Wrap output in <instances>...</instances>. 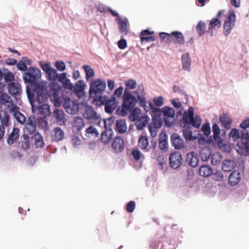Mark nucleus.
<instances>
[{
  "mask_svg": "<svg viewBox=\"0 0 249 249\" xmlns=\"http://www.w3.org/2000/svg\"><path fill=\"white\" fill-rule=\"evenodd\" d=\"M145 93L144 91L143 86H139L138 89L130 91L125 89L124 94V102L122 108L121 110L118 108L117 112L121 116H125L130 111V109L134 107L139 101V104L142 107L144 110L147 112L149 107L147 106V102L145 100Z\"/></svg>",
  "mask_w": 249,
  "mask_h": 249,
  "instance_id": "f257e3e1",
  "label": "nucleus"
},
{
  "mask_svg": "<svg viewBox=\"0 0 249 249\" xmlns=\"http://www.w3.org/2000/svg\"><path fill=\"white\" fill-rule=\"evenodd\" d=\"M42 70L46 73L47 78L50 81L49 87L51 88L50 94L53 99H54L55 105H58L60 100V94L62 96V86L58 82L62 84V73L58 74L56 70L51 68V63L47 62L40 63Z\"/></svg>",
  "mask_w": 249,
  "mask_h": 249,
  "instance_id": "f03ea898",
  "label": "nucleus"
},
{
  "mask_svg": "<svg viewBox=\"0 0 249 249\" xmlns=\"http://www.w3.org/2000/svg\"><path fill=\"white\" fill-rule=\"evenodd\" d=\"M201 123V119L198 115H194V109L190 107L188 110L183 112V117L180 121V125L184 128L182 131L183 136L186 141H192V132L186 129L189 125L196 128H199Z\"/></svg>",
  "mask_w": 249,
  "mask_h": 249,
  "instance_id": "7ed1b4c3",
  "label": "nucleus"
},
{
  "mask_svg": "<svg viewBox=\"0 0 249 249\" xmlns=\"http://www.w3.org/2000/svg\"><path fill=\"white\" fill-rule=\"evenodd\" d=\"M47 83L46 82L43 83L41 82L35 85L34 89H30L28 86L26 88V92L29 101L32 102L35 100V97H36V100L39 103H41L44 101V99L47 98V96H49L51 98V100L53 102L54 105L56 107H60L62 103V100L60 94V100L58 101V105H55V100L53 99L51 97L50 92L51 91V88L49 87V89H47Z\"/></svg>",
  "mask_w": 249,
  "mask_h": 249,
  "instance_id": "20e7f679",
  "label": "nucleus"
},
{
  "mask_svg": "<svg viewBox=\"0 0 249 249\" xmlns=\"http://www.w3.org/2000/svg\"><path fill=\"white\" fill-rule=\"evenodd\" d=\"M230 138L233 141L239 140L235 145L237 153L242 156L249 155V133L245 131H239L236 128H232L229 134Z\"/></svg>",
  "mask_w": 249,
  "mask_h": 249,
  "instance_id": "39448f33",
  "label": "nucleus"
},
{
  "mask_svg": "<svg viewBox=\"0 0 249 249\" xmlns=\"http://www.w3.org/2000/svg\"><path fill=\"white\" fill-rule=\"evenodd\" d=\"M106 83L105 81L97 79L90 84L89 89V96L102 102L101 94L106 88Z\"/></svg>",
  "mask_w": 249,
  "mask_h": 249,
  "instance_id": "423d86ee",
  "label": "nucleus"
},
{
  "mask_svg": "<svg viewBox=\"0 0 249 249\" xmlns=\"http://www.w3.org/2000/svg\"><path fill=\"white\" fill-rule=\"evenodd\" d=\"M84 107L83 116L84 118L97 125L100 126L103 121L101 115L95 111L91 106L84 104Z\"/></svg>",
  "mask_w": 249,
  "mask_h": 249,
  "instance_id": "0eeeda50",
  "label": "nucleus"
},
{
  "mask_svg": "<svg viewBox=\"0 0 249 249\" xmlns=\"http://www.w3.org/2000/svg\"><path fill=\"white\" fill-rule=\"evenodd\" d=\"M114 119L112 118L107 120H103V124L106 130L104 131L101 135V141L104 144L108 143L112 139L113 136V131L110 128V124L113 123Z\"/></svg>",
  "mask_w": 249,
  "mask_h": 249,
  "instance_id": "6e6552de",
  "label": "nucleus"
},
{
  "mask_svg": "<svg viewBox=\"0 0 249 249\" xmlns=\"http://www.w3.org/2000/svg\"><path fill=\"white\" fill-rule=\"evenodd\" d=\"M41 76V71L36 68H30L23 74V79L25 83H35Z\"/></svg>",
  "mask_w": 249,
  "mask_h": 249,
  "instance_id": "1a4fd4ad",
  "label": "nucleus"
},
{
  "mask_svg": "<svg viewBox=\"0 0 249 249\" xmlns=\"http://www.w3.org/2000/svg\"><path fill=\"white\" fill-rule=\"evenodd\" d=\"M235 12L232 10H230L223 25V34L225 36H228L231 33L235 25Z\"/></svg>",
  "mask_w": 249,
  "mask_h": 249,
  "instance_id": "9d476101",
  "label": "nucleus"
},
{
  "mask_svg": "<svg viewBox=\"0 0 249 249\" xmlns=\"http://www.w3.org/2000/svg\"><path fill=\"white\" fill-rule=\"evenodd\" d=\"M63 107L66 111L71 114H76L79 109V104L77 101L71 100L70 97L65 99L63 97Z\"/></svg>",
  "mask_w": 249,
  "mask_h": 249,
  "instance_id": "9b49d317",
  "label": "nucleus"
},
{
  "mask_svg": "<svg viewBox=\"0 0 249 249\" xmlns=\"http://www.w3.org/2000/svg\"><path fill=\"white\" fill-rule=\"evenodd\" d=\"M162 121L160 116L154 115L152 117V122L149 125L148 128L150 135L155 137L157 135L158 129L161 127Z\"/></svg>",
  "mask_w": 249,
  "mask_h": 249,
  "instance_id": "f8f14e48",
  "label": "nucleus"
},
{
  "mask_svg": "<svg viewBox=\"0 0 249 249\" xmlns=\"http://www.w3.org/2000/svg\"><path fill=\"white\" fill-rule=\"evenodd\" d=\"M182 155L179 151L174 152L170 155V165L173 169H176L179 167L182 163Z\"/></svg>",
  "mask_w": 249,
  "mask_h": 249,
  "instance_id": "ddd939ff",
  "label": "nucleus"
},
{
  "mask_svg": "<svg viewBox=\"0 0 249 249\" xmlns=\"http://www.w3.org/2000/svg\"><path fill=\"white\" fill-rule=\"evenodd\" d=\"M86 84L82 80H78L73 86L71 93L74 94L78 98H81L85 96L84 91Z\"/></svg>",
  "mask_w": 249,
  "mask_h": 249,
  "instance_id": "4468645a",
  "label": "nucleus"
},
{
  "mask_svg": "<svg viewBox=\"0 0 249 249\" xmlns=\"http://www.w3.org/2000/svg\"><path fill=\"white\" fill-rule=\"evenodd\" d=\"M12 122L9 114L5 110L0 111V126L8 128L11 125Z\"/></svg>",
  "mask_w": 249,
  "mask_h": 249,
  "instance_id": "2eb2a0df",
  "label": "nucleus"
},
{
  "mask_svg": "<svg viewBox=\"0 0 249 249\" xmlns=\"http://www.w3.org/2000/svg\"><path fill=\"white\" fill-rule=\"evenodd\" d=\"M162 112L164 117L165 125L168 127H170L172 125V123L169 122L167 118H173L175 116V112L174 109L170 107L165 106L162 108Z\"/></svg>",
  "mask_w": 249,
  "mask_h": 249,
  "instance_id": "dca6fc26",
  "label": "nucleus"
},
{
  "mask_svg": "<svg viewBox=\"0 0 249 249\" xmlns=\"http://www.w3.org/2000/svg\"><path fill=\"white\" fill-rule=\"evenodd\" d=\"M7 89L10 94L12 96L19 95L22 92V88L18 82H10L7 85Z\"/></svg>",
  "mask_w": 249,
  "mask_h": 249,
  "instance_id": "f3484780",
  "label": "nucleus"
},
{
  "mask_svg": "<svg viewBox=\"0 0 249 249\" xmlns=\"http://www.w3.org/2000/svg\"><path fill=\"white\" fill-rule=\"evenodd\" d=\"M37 121L35 116H30L26 125V130L30 134L36 130Z\"/></svg>",
  "mask_w": 249,
  "mask_h": 249,
  "instance_id": "a211bd4d",
  "label": "nucleus"
},
{
  "mask_svg": "<svg viewBox=\"0 0 249 249\" xmlns=\"http://www.w3.org/2000/svg\"><path fill=\"white\" fill-rule=\"evenodd\" d=\"M171 141L176 149H180L184 147V140L178 134H173L171 136Z\"/></svg>",
  "mask_w": 249,
  "mask_h": 249,
  "instance_id": "6ab92c4d",
  "label": "nucleus"
},
{
  "mask_svg": "<svg viewBox=\"0 0 249 249\" xmlns=\"http://www.w3.org/2000/svg\"><path fill=\"white\" fill-rule=\"evenodd\" d=\"M19 129L17 127H13L12 131L8 135L7 139V143L11 145L15 143L19 139Z\"/></svg>",
  "mask_w": 249,
  "mask_h": 249,
  "instance_id": "aec40b11",
  "label": "nucleus"
},
{
  "mask_svg": "<svg viewBox=\"0 0 249 249\" xmlns=\"http://www.w3.org/2000/svg\"><path fill=\"white\" fill-rule=\"evenodd\" d=\"M219 121L221 124V127L226 130L231 128L232 120L231 118L226 113H223L219 116Z\"/></svg>",
  "mask_w": 249,
  "mask_h": 249,
  "instance_id": "412c9836",
  "label": "nucleus"
},
{
  "mask_svg": "<svg viewBox=\"0 0 249 249\" xmlns=\"http://www.w3.org/2000/svg\"><path fill=\"white\" fill-rule=\"evenodd\" d=\"M186 161L190 166L195 167L199 163L198 155L195 152H190L186 156Z\"/></svg>",
  "mask_w": 249,
  "mask_h": 249,
  "instance_id": "4be33fe9",
  "label": "nucleus"
},
{
  "mask_svg": "<svg viewBox=\"0 0 249 249\" xmlns=\"http://www.w3.org/2000/svg\"><path fill=\"white\" fill-rule=\"evenodd\" d=\"M19 107L16 106L12 107L10 109V112L14 113L15 119L20 124H23L26 122V118L24 115L19 111Z\"/></svg>",
  "mask_w": 249,
  "mask_h": 249,
  "instance_id": "5701e85b",
  "label": "nucleus"
},
{
  "mask_svg": "<svg viewBox=\"0 0 249 249\" xmlns=\"http://www.w3.org/2000/svg\"><path fill=\"white\" fill-rule=\"evenodd\" d=\"M127 129V127L125 120L120 119L116 120L114 127L116 132L119 134H124L126 132Z\"/></svg>",
  "mask_w": 249,
  "mask_h": 249,
  "instance_id": "b1692460",
  "label": "nucleus"
},
{
  "mask_svg": "<svg viewBox=\"0 0 249 249\" xmlns=\"http://www.w3.org/2000/svg\"><path fill=\"white\" fill-rule=\"evenodd\" d=\"M112 147L116 153L122 152L124 148V143L122 138L119 136L115 137L112 143Z\"/></svg>",
  "mask_w": 249,
  "mask_h": 249,
  "instance_id": "393cba45",
  "label": "nucleus"
},
{
  "mask_svg": "<svg viewBox=\"0 0 249 249\" xmlns=\"http://www.w3.org/2000/svg\"><path fill=\"white\" fill-rule=\"evenodd\" d=\"M181 63L183 70L188 72L191 71V60L189 53L181 55Z\"/></svg>",
  "mask_w": 249,
  "mask_h": 249,
  "instance_id": "a878e982",
  "label": "nucleus"
},
{
  "mask_svg": "<svg viewBox=\"0 0 249 249\" xmlns=\"http://www.w3.org/2000/svg\"><path fill=\"white\" fill-rule=\"evenodd\" d=\"M118 102L116 98L112 96L111 99L107 101L105 105V111L108 113H111L117 107Z\"/></svg>",
  "mask_w": 249,
  "mask_h": 249,
  "instance_id": "bb28decb",
  "label": "nucleus"
},
{
  "mask_svg": "<svg viewBox=\"0 0 249 249\" xmlns=\"http://www.w3.org/2000/svg\"><path fill=\"white\" fill-rule=\"evenodd\" d=\"M241 179V175L240 172L235 170L233 171L229 177V182L231 186L237 185Z\"/></svg>",
  "mask_w": 249,
  "mask_h": 249,
  "instance_id": "cd10ccee",
  "label": "nucleus"
},
{
  "mask_svg": "<svg viewBox=\"0 0 249 249\" xmlns=\"http://www.w3.org/2000/svg\"><path fill=\"white\" fill-rule=\"evenodd\" d=\"M149 120V117L147 116H141L136 121V126L139 130L142 129L146 126Z\"/></svg>",
  "mask_w": 249,
  "mask_h": 249,
  "instance_id": "c85d7f7f",
  "label": "nucleus"
},
{
  "mask_svg": "<svg viewBox=\"0 0 249 249\" xmlns=\"http://www.w3.org/2000/svg\"><path fill=\"white\" fill-rule=\"evenodd\" d=\"M116 19L119 24V28L120 32L122 34H127V25L128 23L127 19L126 18L122 19L120 17H118Z\"/></svg>",
  "mask_w": 249,
  "mask_h": 249,
  "instance_id": "c756f323",
  "label": "nucleus"
},
{
  "mask_svg": "<svg viewBox=\"0 0 249 249\" xmlns=\"http://www.w3.org/2000/svg\"><path fill=\"white\" fill-rule=\"evenodd\" d=\"M72 126L77 131H80L85 126V123L83 118L80 117H76L74 118Z\"/></svg>",
  "mask_w": 249,
  "mask_h": 249,
  "instance_id": "7c9ffc66",
  "label": "nucleus"
},
{
  "mask_svg": "<svg viewBox=\"0 0 249 249\" xmlns=\"http://www.w3.org/2000/svg\"><path fill=\"white\" fill-rule=\"evenodd\" d=\"M235 162L232 160H226L223 161L222 169L224 172H230L235 167Z\"/></svg>",
  "mask_w": 249,
  "mask_h": 249,
  "instance_id": "2f4dec72",
  "label": "nucleus"
},
{
  "mask_svg": "<svg viewBox=\"0 0 249 249\" xmlns=\"http://www.w3.org/2000/svg\"><path fill=\"white\" fill-rule=\"evenodd\" d=\"M212 130L213 139L218 144L221 143L222 142V139L219 136L221 132L219 126L216 124H214L212 126Z\"/></svg>",
  "mask_w": 249,
  "mask_h": 249,
  "instance_id": "473e14b6",
  "label": "nucleus"
},
{
  "mask_svg": "<svg viewBox=\"0 0 249 249\" xmlns=\"http://www.w3.org/2000/svg\"><path fill=\"white\" fill-rule=\"evenodd\" d=\"M213 170L209 165H203L199 168V172L200 176L208 177L213 173Z\"/></svg>",
  "mask_w": 249,
  "mask_h": 249,
  "instance_id": "72a5a7b5",
  "label": "nucleus"
},
{
  "mask_svg": "<svg viewBox=\"0 0 249 249\" xmlns=\"http://www.w3.org/2000/svg\"><path fill=\"white\" fill-rule=\"evenodd\" d=\"M38 113L42 115L43 117L46 118L51 115V111L49 105L48 104H43L39 106L37 108Z\"/></svg>",
  "mask_w": 249,
  "mask_h": 249,
  "instance_id": "f704fd0d",
  "label": "nucleus"
},
{
  "mask_svg": "<svg viewBox=\"0 0 249 249\" xmlns=\"http://www.w3.org/2000/svg\"><path fill=\"white\" fill-rule=\"evenodd\" d=\"M130 114L129 119L133 122L136 121L138 119L140 118L141 113V110L138 107H134L130 109Z\"/></svg>",
  "mask_w": 249,
  "mask_h": 249,
  "instance_id": "c9c22d12",
  "label": "nucleus"
},
{
  "mask_svg": "<svg viewBox=\"0 0 249 249\" xmlns=\"http://www.w3.org/2000/svg\"><path fill=\"white\" fill-rule=\"evenodd\" d=\"M35 139V145L37 148H42L44 145V142L43 137L39 133H36L32 138Z\"/></svg>",
  "mask_w": 249,
  "mask_h": 249,
  "instance_id": "e433bc0d",
  "label": "nucleus"
},
{
  "mask_svg": "<svg viewBox=\"0 0 249 249\" xmlns=\"http://www.w3.org/2000/svg\"><path fill=\"white\" fill-rule=\"evenodd\" d=\"M22 139L20 142V146L23 150H26L30 146V137L27 135H23Z\"/></svg>",
  "mask_w": 249,
  "mask_h": 249,
  "instance_id": "4c0bfd02",
  "label": "nucleus"
},
{
  "mask_svg": "<svg viewBox=\"0 0 249 249\" xmlns=\"http://www.w3.org/2000/svg\"><path fill=\"white\" fill-rule=\"evenodd\" d=\"M73 86L70 80L67 78V73L63 72V89H68L71 92Z\"/></svg>",
  "mask_w": 249,
  "mask_h": 249,
  "instance_id": "58836bf2",
  "label": "nucleus"
},
{
  "mask_svg": "<svg viewBox=\"0 0 249 249\" xmlns=\"http://www.w3.org/2000/svg\"><path fill=\"white\" fill-rule=\"evenodd\" d=\"M171 35L174 36L177 40V41L180 44H184V37L181 32L174 31L171 33Z\"/></svg>",
  "mask_w": 249,
  "mask_h": 249,
  "instance_id": "ea45409f",
  "label": "nucleus"
},
{
  "mask_svg": "<svg viewBox=\"0 0 249 249\" xmlns=\"http://www.w3.org/2000/svg\"><path fill=\"white\" fill-rule=\"evenodd\" d=\"M200 154L201 160L203 161H207L210 158L211 152L209 148L204 147L201 149Z\"/></svg>",
  "mask_w": 249,
  "mask_h": 249,
  "instance_id": "a19ab883",
  "label": "nucleus"
},
{
  "mask_svg": "<svg viewBox=\"0 0 249 249\" xmlns=\"http://www.w3.org/2000/svg\"><path fill=\"white\" fill-rule=\"evenodd\" d=\"M149 145L147 138L145 136H141L139 140V146L143 150H146Z\"/></svg>",
  "mask_w": 249,
  "mask_h": 249,
  "instance_id": "79ce46f5",
  "label": "nucleus"
},
{
  "mask_svg": "<svg viewBox=\"0 0 249 249\" xmlns=\"http://www.w3.org/2000/svg\"><path fill=\"white\" fill-rule=\"evenodd\" d=\"M206 28V23L204 21H199L196 26V30L197 34L200 36H202L205 33Z\"/></svg>",
  "mask_w": 249,
  "mask_h": 249,
  "instance_id": "37998d69",
  "label": "nucleus"
},
{
  "mask_svg": "<svg viewBox=\"0 0 249 249\" xmlns=\"http://www.w3.org/2000/svg\"><path fill=\"white\" fill-rule=\"evenodd\" d=\"M83 68L86 73V79L92 77L94 75V72L93 70L89 65H84Z\"/></svg>",
  "mask_w": 249,
  "mask_h": 249,
  "instance_id": "c03bdc74",
  "label": "nucleus"
},
{
  "mask_svg": "<svg viewBox=\"0 0 249 249\" xmlns=\"http://www.w3.org/2000/svg\"><path fill=\"white\" fill-rule=\"evenodd\" d=\"M167 136L164 134L163 138H160L159 140V147L161 150H165L167 148Z\"/></svg>",
  "mask_w": 249,
  "mask_h": 249,
  "instance_id": "a18cd8bd",
  "label": "nucleus"
},
{
  "mask_svg": "<svg viewBox=\"0 0 249 249\" xmlns=\"http://www.w3.org/2000/svg\"><path fill=\"white\" fill-rule=\"evenodd\" d=\"M54 139L56 141L62 139V130L59 127H56L54 129Z\"/></svg>",
  "mask_w": 249,
  "mask_h": 249,
  "instance_id": "49530a36",
  "label": "nucleus"
},
{
  "mask_svg": "<svg viewBox=\"0 0 249 249\" xmlns=\"http://www.w3.org/2000/svg\"><path fill=\"white\" fill-rule=\"evenodd\" d=\"M159 36L161 39L164 40V41L167 43L171 42L172 41V35L171 34L161 32L159 34Z\"/></svg>",
  "mask_w": 249,
  "mask_h": 249,
  "instance_id": "de8ad7c7",
  "label": "nucleus"
},
{
  "mask_svg": "<svg viewBox=\"0 0 249 249\" xmlns=\"http://www.w3.org/2000/svg\"><path fill=\"white\" fill-rule=\"evenodd\" d=\"M201 131L205 136L208 137L211 132V128L209 123H205L202 126Z\"/></svg>",
  "mask_w": 249,
  "mask_h": 249,
  "instance_id": "09e8293b",
  "label": "nucleus"
},
{
  "mask_svg": "<svg viewBox=\"0 0 249 249\" xmlns=\"http://www.w3.org/2000/svg\"><path fill=\"white\" fill-rule=\"evenodd\" d=\"M136 82L132 79H130L125 82V86H126V89L127 90L134 89L136 88Z\"/></svg>",
  "mask_w": 249,
  "mask_h": 249,
  "instance_id": "8fccbe9b",
  "label": "nucleus"
},
{
  "mask_svg": "<svg viewBox=\"0 0 249 249\" xmlns=\"http://www.w3.org/2000/svg\"><path fill=\"white\" fill-rule=\"evenodd\" d=\"M5 82H13L12 81L14 80V75L12 72L8 71L6 73H3V77Z\"/></svg>",
  "mask_w": 249,
  "mask_h": 249,
  "instance_id": "3c124183",
  "label": "nucleus"
},
{
  "mask_svg": "<svg viewBox=\"0 0 249 249\" xmlns=\"http://www.w3.org/2000/svg\"><path fill=\"white\" fill-rule=\"evenodd\" d=\"M37 123H38V126L39 127L42 128H46L48 125V123L46 120V118H40L37 119Z\"/></svg>",
  "mask_w": 249,
  "mask_h": 249,
  "instance_id": "603ef678",
  "label": "nucleus"
},
{
  "mask_svg": "<svg viewBox=\"0 0 249 249\" xmlns=\"http://www.w3.org/2000/svg\"><path fill=\"white\" fill-rule=\"evenodd\" d=\"M173 91L175 93H179L182 95H184L186 100V103L188 101V95L186 94L185 91L181 89V88L178 86H175L173 88Z\"/></svg>",
  "mask_w": 249,
  "mask_h": 249,
  "instance_id": "864d4df0",
  "label": "nucleus"
},
{
  "mask_svg": "<svg viewBox=\"0 0 249 249\" xmlns=\"http://www.w3.org/2000/svg\"><path fill=\"white\" fill-rule=\"evenodd\" d=\"M132 155L134 159L137 161L139 160L143 156L141 151L138 149L133 150L132 152Z\"/></svg>",
  "mask_w": 249,
  "mask_h": 249,
  "instance_id": "5fc2aeb1",
  "label": "nucleus"
},
{
  "mask_svg": "<svg viewBox=\"0 0 249 249\" xmlns=\"http://www.w3.org/2000/svg\"><path fill=\"white\" fill-rule=\"evenodd\" d=\"M71 142L73 146H78L81 144V140L79 137L72 135L71 136Z\"/></svg>",
  "mask_w": 249,
  "mask_h": 249,
  "instance_id": "6e6d98bb",
  "label": "nucleus"
},
{
  "mask_svg": "<svg viewBox=\"0 0 249 249\" xmlns=\"http://www.w3.org/2000/svg\"><path fill=\"white\" fill-rule=\"evenodd\" d=\"M163 98L162 96L155 97L153 99V101L155 105L157 107H161L163 105Z\"/></svg>",
  "mask_w": 249,
  "mask_h": 249,
  "instance_id": "4d7b16f0",
  "label": "nucleus"
},
{
  "mask_svg": "<svg viewBox=\"0 0 249 249\" xmlns=\"http://www.w3.org/2000/svg\"><path fill=\"white\" fill-rule=\"evenodd\" d=\"M9 97L6 94L0 93V104H5L9 102Z\"/></svg>",
  "mask_w": 249,
  "mask_h": 249,
  "instance_id": "13d9d810",
  "label": "nucleus"
},
{
  "mask_svg": "<svg viewBox=\"0 0 249 249\" xmlns=\"http://www.w3.org/2000/svg\"><path fill=\"white\" fill-rule=\"evenodd\" d=\"M53 115L57 121L62 120V110L55 109L53 112Z\"/></svg>",
  "mask_w": 249,
  "mask_h": 249,
  "instance_id": "bf43d9fd",
  "label": "nucleus"
},
{
  "mask_svg": "<svg viewBox=\"0 0 249 249\" xmlns=\"http://www.w3.org/2000/svg\"><path fill=\"white\" fill-rule=\"evenodd\" d=\"M135 208V203L133 201L129 202L126 206V210L129 213H132L134 211Z\"/></svg>",
  "mask_w": 249,
  "mask_h": 249,
  "instance_id": "052dcab7",
  "label": "nucleus"
},
{
  "mask_svg": "<svg viewBox=\"0 0 249 249\" xmlns=\"http://www.w3.org/2000/svg\"><path fill=\"white\" fill-rule=\"evenodd\" d=\"M220 157L218 155H213L211 157V162L213 165H217L220 161Z\"/></svg>",
  "mask_w": 249,
  "mask_h": 249,
  "instance_id": "680f3d73",
  "label": "nucleus"
},
{
  "mask_svg": "<svg viewBox=\"0 0 249 249\" xmlns=\"http://www.w3.org/2000/svg\"><path fill=\"white\" fill-rule=\"evenodd\" d=\"M86 132L87 133L91 134H95V136H98L99 133L97 130V129L94 128L92 126H90L86 129Z\"/></svg>",
  "mask_w": 249,
  "mask_h": 249,
  "instance_id": "e2e57ef3",
  "label": "nucleus"
},
{
  "mask_svg": "<svg viewBox=\"0 0 249 249\" xmlns=\"http://www.w3.org/2000/svg\"><path fill=\"white\" fill-rule=\"evenodd\" d=\"M173 106L177 108H181L182 105L178 99L176 98L171 100Z\"/></svg>",
  "mask_w": 249,
  "mask_h": 249,
  "instance_id": "0e129e2a",
  "label": "nucleus"
},
{
  "mask_svg": "<svg viewBox=\"0 0 249 249\" xmlns=\"http://www.w3.org/2000/svg\"><path fill=\"white\" fill-rule=\"evenodd\" d=\"M17 68L21 71H26L27 70V67L25 62L20 61L18 63H17Z\"/></svg>",
  "mask_w": 249,
  "mask_h": 249,
  "instance_id": "69168bd1",
  "label": "nucleus"
},
{
  "mask_svg": "<svg viewBox=\"0 0 249 249\" xmlns=\"http://www.w3.org/2000/svg\"><path fill=\"white\" fill-rule=\"evenodd\" d=\"M210 25L212 27H214L216 26L219 27L221 25V23L217 18H214L211 21Z\"/></svg>",
  "mask_w": 249,
  "mask_h": 249,
  "instance_id": "338daca9",
  "label": "nucleus"
},
{
  "mask_svg": "<svg viewBox=\"0 0 249 249\" xmlns=\"http://www.w3.org/2000/svg\"><path fill=\"white\" fill-rule=\"evenodd\" d=\"M240 127L243 129H246L249 127V118H246L240 124Z\"/></svg>",
  "mask_w": 249,
  "mask_h": 249,
  "instance_id": "774afa93",
  "label": "nucleus"
}]
</instances>
